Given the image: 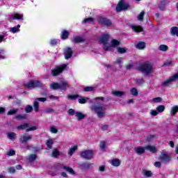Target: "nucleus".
Wrapping results in <instances>:
<instances>
[{
  "label": "nucleus",
  "mask_w": 178,
  "mask_h": 178,
  "mask_svg": "<svg viewBox=\"0 0 178 178\" xmlns=\"http://www.w3.org/2000/svg\"><path fill=\"white\" fill-rule=\"evenodd\" d=\"M138 70L141 72L144 76H151L154 73V64L149 61H145L138 67Z\"/></svg>",
  "instance_id": "obj_1"
},
{
  "label": "nucleus",
  "mask_w": 178,
  "mask_h": 178,
  "mask_svg": "<svg viewBox=\"0 0 178 178\" xmlns=\"http://www.w3.org/2000/svg\"><path fill=\"white\" fill-rule=\"evenodd\" d=\"M90 111L97 115L99 119H104L106 116V108L99 103L93 104L90 106Z\"/></svg>",
  "instance_id": "obj_2"
},
{
  "label": "nucleus",
  "mask_w": 178,
  "mask_h": 178,
  "mask_svg": "<svg viewBox=\"0 0 178 178\" xmlns=\"http://www.w3.org/2000/svg\"><path fill=\"white\" fill-rule=\"evenodd\" d=\"M24 86L26 88H37L44 87L42 83L38 80L30 81L28 83H25Z\"/></svg>",
  "instance_id": "obj_3"
},
{
  "label": "nucleus",
  "mask_w": 178,
  "mask_h": 178,
  "mask_svg": "<svg viewBox=\"0 0 178 178\" xmlns=\"http://www.w3.org/2000/svg\"><path fill=\"white\" fill-rule=\"evenodd\" d=\"M109 34L106 33L103 35L101 38L99 39L100 42L103 44V48L105 51H111V46L108 44V40H109Z\"/></svg>",
  "instance_id": "obj_4"
},
{
  "label": "nucleus",
  "mask_w": 178,
  "mask_h": 178,
  "mask_svg": "<svg viewBox=\"0 0 178 178\" xmlns=\"http://www.w3.org/2000/svg\"><path fill=\"white\" fill-rule=\"evenodd\" d=\"M67 66V65L66 64L60 66H56L54 69L51 70V76H54V77L56 76H59L60 73H63V70L65 69Z\"/></svg>",
  "instance_id": "obj_5"
},
{
  "label": "nucleus",
  "mask_w": 178,
  "mask_h": 178,
  "mask_svg": "<svg viewBox=\"0 0 178 178\" xmlns=\"http://www.w3.org/2000/svg\"><path fill=\"white\" fill-rule=\"evenodd\" d=\"M129 8H130V5H129V3H126L124 1L121 0L117 5L115 10L117 12H122V10H127Z\"/></svg>",
  "instance_id": "obj_6"
},
{
  "label": "nucleus",
  "mask_w": 178,
  "mask_h": 178,
  "mask_svg": "<svg viewBox=\"0 0 178 178\" xmlns=\"http://www.w3.org/2000/svg\"><path fill=\"white\" fill-rule=\"evenodd\" d=\"M159 159L160 161H162L164 163H169L170 161H172V157L169 154H168V152L166 151H163L161 154L159 156Z\"/></svg>",
  "instance_id": "obj_7"
},
{
  "label": "nucleus",
  "mask_w": 178,
  "mask_h": 178,
  "mask_svg": "<svg viewBox=\"0 0 178 178\" xmlns=\"http://www.w3.org/2000/svg\"><path fill=\"white\" fill-rule=\"evenodd\" d=\"M92 156H94V151L92 150H84L81 152V157L83 159H92Z\"/></svg>",
  "instance_id": "obj_8"
},
{
  "label": "nucleus",
  "mask_w": 178,
  "mask_h": 178,
  "mask_svg": "<svg viewBox=\"0 0 178 178\" xmlns=\"http://www.w3.org/2000/svg\"><path fill=\"white\" fill-rule=\"evenodd\" d=\"M176 80H178V73L174 74L172 76L164 81L162 83V86H163L164 87H168V86H170V84H172L173 81H176Z\"/></svg>",
  "instance_id": "obj_9"
},
{
  "label": "nucleus",
  "mask_w": 178,
  "mask_h": 178,
  "mask_svg": "<svg viewBox=\"0 0 178 178\" xmlns=\"http://www.w3.org/2000/svg\"><path fill=\"white\" fill-rule=\"evenodd\" d=\"M98 22H99L102 26H106V27H109L112 26V22L108 19L107 18L100 17L98 18Z\"/></svg>",
  "instance_id": "obj_10"
},
{
  "label": "nucleus",
  "mask_w": 178,
  "mask_h": 178,
  "mask_svg": "<svg viewBox=\"0 0 178 178\" xmlns=\"http://www.w3.org/2000/svg\"><path fill=\"white\" fill-rule=\"evenodd\" d=\"M32 137L31 135H24L20 136L19 141L22 143V144H27L29 141H31L32 140Z\"/></svg>",
  "instance_id": "obj_11"
},
{
  "label": "nucleus",
  "mask_w": 178,
  "mask_h": 178,
  "mask_svg": "<svg viewBox=\"0 0 178 178\" xmlns=\"http://www.w3.org/2000/svg\"><path fill=\"white\" fill-rule=\"evenodd\" d=\"M59 84L60 90L62 91H66V90L70 87V85L66 81H61Z\"/></svg>",
  "instance_id": "obj_12"
},
{
  "label": "nucleus",
  "mask_w": 178,
  "mask_h": 178,
  "mask_svg": "<svg viewBox=\"0 0 178 178\" xmlns=\"http://www.w3.org/2000/svg\"><path fill=\"white\" fill-rule=\"evenodd\" d=\"M64 54L65 59H70L73 55V50L71 48L67 47L65 49Z\"/></svg>",
  "instance_id": "obj_13"
},
{
  "label": "nucleus",
  "mask_w": 178,
  "mask_h": 178,
  "mask_svg": "<svg viewBox=\"0 0 178 178\" xmlns=\"http://www.w3.org/2000/svg\"><path fill=\"white\" fill-rule=\"evenodd\" d=\"M9 19L11 20H23V14L19 15L18 13L13 14L10 16Z\"/></svg>",
  "instance_id": "obj_14"
},
{
  "label": "nucleus",
  "mask_w": 178,
  "mask_h": 178,
  "mask_svg": "<svg viewBox=\"0 0 178 178\" xmlns=\"http://www.w3.org/2000/svg\"><path fill=\"white\" fill-rule=\"evenodd\" d=\"M145 147H143L141 146L137 147L134 149V151L138 155H143L145 152Z\"/></svg>",
  "instance_id": "obj_15"
},
{
  "label": "nucleus",
  "mask_w": 178,
  "mask_h": 178,
  "mask_svg": "<svg viewBox=\"0 0 178 178\" xmlns=\"http://www.w3.org/2000/svg\"><path fill=\"white\" fill-rule=\"evenodd\" d=\"M120 45V42H119L118 40L113 39L111 40V44H108V47H111V51H112L113 48H116V47H119Z\"/></svg>",
  "instance_id": "obj_16"
},
{
  "label": "nucleus",
  "mask_w": 178,
  "mask_h": 178,
  "mask_svg": "<svg viewBox=\"0 0 178 178\" xmlns=\"http://www.w3.org/2000/svg\"><path fill=\"white\" fill-rule=\"evenodd\" d=\"M166 3H168V0H161L159 3V9L160 10H165V8H166Z\"/></svg>",
  "instance_id": "obj_17"
},
{
  "label": "nucleus",
  "mask_w": 178,
  "mask_h": 178,
  "mask_svg": "<svg viewBox=\"0 0 178 178\" xmlns=\"http://www.w3.org/2000/svg\"><path fill=\"white\" fill-rule=\"evenodd\" d=\"M78 102L79 104H87V101H89L90 103L92 102V101L90 100V98L86 97L79 96Z\"/></svg>",
  "instance_id": "obj_18"
},
{
  "label": "nucleus",
  "mask_w": 178,
  "mask_h": 178,
  "mask_svg": "<svg viewBox=\"0 0 178 178\" xmlns=\"http://www.w3.org/2000/svg\"><path fill=\"white\" fill-rule=\"evenodd\" d=\"M72 42H74V44H79V42H83L84 41V38L81 36H75L72 38Z\"/></svg>",
  "instance_id": "obj_19"
},
{
  "label": "nucleus",
  "mask_w": 178,
  "mask_h": 178,
  "mask_svg": "<svg viewBox=\"0 0 178 178\" xmlns=\"http://www.w3.org/2000/svg\"><path fill=\"white\" fill-rule=\"evenodd\" d=\"M75 116L78 120H81L86 118V115L79 111H76Z\"/></svg>",
  "instance_id": "obj_20"
},
{
  "label": "nucleus",
  "mask_w": 178,
  "mask_h": 178,
  "mask_svg": "<svg viewBox=\"0 0 178 178\" xmlns=\"http://www.w3.org/2000/svg\"><path fill=\"white\" fill-rule=\"evenodd\" d=\"M63 169H64V170H65L66 172H68V173H70V175H76V172H74L73 168L69 166L64 165L63 166Z\"/></svg>",
  "instance_id": "obj_21"
},
{
  "label": "nucleus",
  "mask_w": 178,
  "mask_h": 178,
  "mask_svg": "<svg viewBox=\"0 0 178 178\" xmlns=\"http://www.w3.org/2000/svg\"><path fill=\"white\" fill-rule=\"evenodd\" d=\"M37 159L36 154H31L26 158V161L29 162L30 163L34 162Z\"/></svg>",
  "instance_id": "obj_22"
},
{
  "label": "nucleus",
  "mask_w": 178,
  "mask_h": 178,
  "mask_svg": "<svg viewBox=\"0 0 178 178\" xmlns=\"http://www.w3.org/2000/svg\"><path fill=\"white\" fill-rule=\"evenodd\" d=\"M145 149H147V151H149L150 152H152L153 154H155V152H156V147H155V146H152V145H147L145 146Z\"/></svg>",
  "instance_id": "obj_23"
},
{
  "label": "nucleus",
  "mask_w": 178,
  "mask_h": 178,
  "mask_svg": "<svg viewBox=\"0 0 178 178\" xmlns=\"http://www.w3.org/2000/svg\"><path fill=\"white\" fill-rule=\"evenodd\" d=\"M110 163L112 165V166H115L118 168V166L120 165V160L114 159L111 161Z\"/></svg>",
  "instance_id": "obj_24"
},
{
  "label": "nucleus",
  "mask_w": 178,
  "mask_h": 178,
  "mask_svg": "<svg viewBox=\"0 0 178 178\" xmlns=\"http://www.w3.org/2000/svg\"><path fill=\"white\" fill-rule=\"evenodd\" d=\"M131 29L135 33H141L143 31V27L141 26L134 25L131 26Z\"/></svg>",
  "instance_id": "obj_25"
},
{
  "label": "nucleus",
  "mask_w": 178,
  "mask_h": 178,
  "mask_svg": "<svg viewBox=\"0 0 178 178\" xmlns=\"http://www.w3.org/2000/svg\"><path fill=\"white\" fill-rule=\"evenodd\" d=\"M170 33L172 35H177V37H178V28H177V26H172L170 29Z\"/></svg>",
  "instance_id": "obj_26"
},
{
  "label": "nucleus",
  "mask_w": 178,
  "mask_h": 178,
  "mask_svg": "<svg viewBox=\"0 0 178 178\" xmlns=\"http://www.w3.org/2000/svg\"><path fill=\"white\" fill-rule=\"evenodd\" d=\"M111 94L115 97H123V95H126V92L122 91H113Z\"/></svg>",
  "instance_id": "obj_27"
},
{
  "label": "nucleus",
  "mask_w": 178,
  "mask_h": 178,
  "mask_svg": "<svg viewBox=\"0 0 178 178\" xmlns=\"http://www.w3.org/2000/svg\"><path fill=\"white\" fill-rule=\"evenodd\" d=\"M90 166H91V164H90V163H82L79 165V168L82 170L90 169Z\"/></svg>",
  "instance_id": "obj_28"
},
{
  "label": "nucleus",
  "mask_w": 178,
  "mask_h": 178,
  "mask_svg": "<svg viewBox=\"0 0 178 178\" xmlns=\"http://www.w3.org/2000/svg\"><path fill=\"white\" fill-rule=\"evenodd\" d=\"M29 127H30V124L26 123V124H21V125L17 127V129L18 130H20V129L21 130H26V129H29Z\"/></svg>",
  "instance_id": "obj_29"
},
{
  "label": "nucleus",
  "mask_w": 178,
  "mask_h": 178,
  "mask_svg": "<svg viewBox=\"0 0 178 178\" xmlns=\"http://www.w3.org/2000/svg\"><path fill=\"white\" fill-rule=\"evenodd\" d=\"M142 174L143 175V176H146V177H151L152 176V172H151L150 170H143Z\"/></svg>",
  "instance_id": "obj_30"
},
{
  "label": "nucleus",
  "mask_w": 178,
  "mask_h": 178,
  "mask_svg": "<svg viewBox=\"0 0 178 178\" xmlns=\"http://www.w3.org/2000/svg\"><path fill=\"white\" fill-rule=\"evenodd\" d=\"M136 48L138 49H144V48H145V42H139L137 44H136Z\"/></svg>",
  "instance_id": "obj_31"
},
{
  "label": "nucleus",
  "mask_w": 178,
  "mask_h": 178,
  "mask_svg": "<svg viewBox=\"0 0 178 178\" xmlns=\"http://www.w3.org/2000/svg\"><path fill=\"white\" fill-rule=\"evenodd\" d=\"M10 31H11V33H19V31H20V25H17V26H14L13 28H10Z\"/></svg>",
  "instance_id": "obj_32"
},
{
  "label": "nucleus",
  "mask_w": 178,
  "mask_h": 178,
  "mask_svg": "<svg viewBox=\"0 0 178 178\" xmlns=\"http://www.w3.org/2000/svg\"><path fill=\"white\" fill-rule=\"evenodd\" d=\"M8 138L12 140H16V134L14 132H10L7 134Z\"/></svg>",
  "instance_id": "obj_33"
},
{
  "label": "nucleus",
  "mask_w": 178,
  "mask_h": 178,
  "mask_svg": "<svg viewBox=\"0 0 178 178\" xmlns=\"http://www.w3.org/2000/svg\"><path fill=\"white\" fill-rule=\"evenodd\" d=\"M50 88L52 90H60V84L58 83H53L50 84Z\"/></svg>",
  "instance_id": "obj_34"
},
{
  "label": "nucleus",
  "mask_w": 178,
  "mask_h": 178,
  "mask_svg": "<svg viewBox=\"0 0 178 178\" xmlns=\"http://www.w3.org/2000/svg\"><path fill=\"white\" fill-rule=\"evenodd\" d=\"M76 151H77V146H74L69 149L68 154L72 156V155H73Z\"/></svg>",
  "instance_id": "obj_35"
},
{
  "label": "nucleus",
  "mask_w": 178,
  "mask_h": 178,
  "mask_svg": "<svg viewBox=\"0 0 178 178\" xmlns=\"http://www.w3.org/2000/svg\"><path fill=\"white\" fill-rule=\"evenodd\" d=\"M69 37V32L67 31H63L61 33L62 40H66Z\"/></svg>",
  "instance_id": "obj_36"
},
{
  "label": "nucleus",
  "mask_w": 178,
  "mask_h": 178,
  "mask_svg": "<svg viewBox=\"0 0 178 178\" xmlns=\"http://www.w3.org/2000/svg\"><path fill=\"white\" fill-rule=\"evenodd\" d=\"M177 112H178V106H174L173 107H172L170 113L172 116L175 115L176 113H177Z\"/></svg>",
  "instance_id": "obj_37"
},
{
  "label": "nucleus",
  "mask_w": 178,
  "mask_h": 178,
  "mask_svg": "<svg viewBox=\"0 0 178 178\" xmlns=\"http://www.w3.org/2000/svg\"><path fill=\"white\" fill-rule=\"evenodd\" d=\"M159 51H162L163 52H166V51L169 49V47L165 44H161L159 47Z\"/></svg>",
  "instance_id": "obj_38"
},
{
  "label": "nucleus",
  "mask_w": 178,
  "mask_h": 178,
  "mask_svg": "<svg viewBox=\"0 0 178 178\" xmlns=\"http://www.w3.org/2000/svg\"><path fill=\"white\" fill-rule=\"evenodd\" d=\"M156 110L159 113H162L165 111V106L163 105H160L156 107Z\"/></svg>",
  "instance_id": "obj_39"
},
{
  "label": "nucleus",
  "mask_w": 178,
  "mask_h": 178,
  "mask_svg": "<svg viewBox=\"0 0 178 178\" xmlns=\"http://www.w3.org/2000/svg\"><path fill=\"white\" fill-rule=\"evenodd\" d=\"M79 97H80V95H71L67 96V99L74 101V100L77 99V98H79Z\"/></svg>",
  "instance_id": "obj_40"
},
{
  "label": "nucleus",
  "mask_w": 178,
  "mask_h": 178,
  "mask_svg": "<svg viewBox=\"0 0 178 178\" xmlns=\"http://www.w3.org/2000/svg\"><path fill=\"white\" fill-rule=\"evenodd\" d=\"M39 105H40V104L38 103V102L37 100H34L33 106H34V109H35V112H38Z\"/></svg>",
  "instance_id": "obj_41"
},
{
  "label": "nucleus",
  "mask_w": 178,
  "mask_h": 178,
  "mask_svg": "<svg viewBox=\"0 0 178 178\" xmlns=\"http://www.w3.org/2000/svg\"><path fill=\"white\" fill-rule=\"evenodd\" d=\"M131 94L134 95V97H137V95H138V90H137L136 88H133L131 89Z\"/></svg>",
  "instance_id": "obj_42"
},
{
  "label": "nucleus",
  "mask_w": 178,
  "mask_h": 178,
  "mask_svg": "<svg viewBox=\"0 0 178 178\" xmlns=\"http://www.w3.org/2000/svg\"><path fill=\"white\" fill-rule=\"evenodd\" d=\"M37 127L35 126H32L29 124V127L26 129V132L29 133V131H34V130H37Z\"/></svg>",
  "instance_id": "obj_43"
},
{
  "label": "nucleus",
  "mask_w": 178,
  "mask_h": 178,
  "mask_svg": "<svg viewBox=\"0 0 178 178\" xmlns=\"http://www.w3.org/2000/svg\"><path fill=\"white\" fill-rule=\"evenodd\" d=\"M50 131L52 133V134H56V133H58V127L56 126L50 127Z\"/></svg>",
  "instance_id": "obj_44"
},
{
  "label": "nucleus",
  "mask_w": 178,
  "mask_h": 178,
  "mask_svg": "<svg viewBox=\"0 0 178 178\" xmlns=\"http://www.w3.org/2000/svg\"><path fill=\"white\" fill-rule=\"evenodd\" d=\"M117 52H118V54H126L127 52V50H126V49H124V47H118L117 49Z\"/></svg>",
  "instance_id": "obj_45"
},
{
  "label": "nucleus",
  "mask_w": 178,
  "mask_h": 178,
  "mask_svg": "<svg viewBox=\"0 0 178 178\" xmlns=\"http://www.w3.org/2000/svg\"><path fill=\"white\" fill-rule=\"evenodd\" d=\"M135 83H137L139 86H142L144 84V79L143 78H138L135 80Z\"/></svg>",
  "instance_id": "obj_46"
},
{
  "label": "nucleus",
  "mask_w": 178,
  "mask_h": 178,
  "mask_svg": "<svg viewBox=\"0 0 178 178\" xmlns=\"http://www.w3.org/2000/svg\"><path fill=\"white\" fill-rule=\"evenodd\" d=\"M54 144V140H52V139H49L47 141V146L48 147V148H49L50 149H52V145Z\"/></svg>",
  "instance_id": "obj_47"
},
{
  "label": "nucleus",
  "mask_w": 178,
  "mask_h": 178,
  "mask_svg": "<svg viewBox=\"0 0 178 178\" xmlns=\"http://www.w3.org/2000/svg\"><path fill=\"white\" fill-rule=\"evenodd\" d=\"M95 89V87H86L83 88V91H85L86 92H89L91 91H94Z\"/></svg>",
  "instance_id": "obj_48"
},
{
  "label": "nucleus",
  "mask_w": 178,
  "mask_h": 178,
  "mask_svg": "<svg viewBox=\"0 0 178 178\" xmlns=\"http://www.w3.org/2000/svg\"><path fill=\"white\" fill-rule=\"evenodd\" d=\"M145 12L142 11L138 15V20H139L140 22H143V19H144V15H145Z\"/></svg>",
  "instance_id": "obj_49"
},
{
  "label": "nucleus",
  "mask_w": 178,
  "mask_h": 178,
  "mask_svg": "<svg viewBox=\"0 0 178 178\" xmlns=\"http://www.w3.org/2000/svg\"><path fill=\"white\" fill-rule=\"evenodd\" d=\"M51 154L54 158H56L58 156H59V151H58V149H54L52 151Z\"/></svg>",
  "instance_id": "obj_50"
},
{
  "label": "nucleus",
  "mask_w": 178,
  "mask_h": 178,
  "mask_svg": "<svg viewBox=\"0 0 178 178\" xmlns=\"http://www.w3.org/2000/svg\"><path fill=\"white\" fill-rule=\"evenodd\" d=\"M33 111V106L28 105L26 108H25V112H26V113H30V112Z\"/></svg>",
  "instance_id": "obj_51"
},
{
  "label": "nucleus",
  "mask_w": 178,
  "mask_h": 178,
  "mask_svg": "<svg viewBox=\"0 0 178 178\" xmlns=\"http://www.w3.org/2000/svg\"><path fill=\"white\" fill-rule=\"evenodd\" d=\"M92 22H94V18L89 17V18L85 19L82 22L83 23H92Z\"/></svg>",
  "instance_id": "obj_52"
},
{
  "label": "nucleus",
  "mask_w": 178,
  "mask_h": 178,
  "mask_svg": "<svg viewBox=\"0 0 178 178\" xmlns=\"http://www.w3.org/2000/svg\"><path fill=\"white\" fill-rule=\"evenodd\" d=\"M99 147L101 149H105V148H106V143H105V141L100 142Z\"/></svg>",
  "instance_id": "obj_53"
},
{
  "label": "nucleus",
  "mask_w": 178,
  "mask_h": 178,
  "mask_svg": "<svg viewBox=\"0 0 178 178\" xmlns=\"http://www.w3.org/2000/svg\"><path fill=\"white\" fill-rule=\"evenodd\" d=\"M68 113L70 116H74V115H76V111L73 108H70L68 110Z\"/></svg>",
  "instance_id": "obj_54"
},
{
  "label": "nucleus",
  "mask_w": 178,
  "mask_h": 178,
  "mask_svg": "<svg viewBox=\"0 0 178 178\" xmlns=\"http://www.w3.org/2000/svg\"><path fill=\"white\" fill-rule=\"evenodd\" d=\"M17 113V109H11L8 112V115H15Z\"/></svg>",
  "instance_id": "obj_55"
},
{
  "label": "nucleus",
  "mask_w": 178,
  "mask_h": 178,
  "mask_svg": "<svg viewBox=\"0 0 178 178\" xmlns=\"http://www.w3.org/2000/svg\"><path fill=\"white\" fill-rule=\"evenodd\" d=\"M158 113H158L157 110H151L150 111V115L152 116H157Z\"/></svg>",
  "instance_id": "obj_56"
},
{
  "label": "nucleus",
  "mask_w": 178,
  "mask_h": 178,
  "mask_svg": "<svg viewBox=\"0 0 178 178\" xmlns=\"http://www.w3.org/2000/svg\"><path fill=\"white\" fill-rule=\"evenodd\" d=\"M153 102H156V104H159V102H161L162 101V98L161 97H156L152 99Z\"/></svg>",
  "instance_id": "obj_57"
},
{
  "label": "nucleus",
  "mask_w": 178,
  "mask_h": 178,
  "mask_svg": "<svg viewBox=\"0 0 178 178\" xmlns=\"http://www.w3.org/2000/svg\"><path fill=\"white\" fill-rule=\"evenodd\" d=\"M15 154H16V152H15L13 149H11L7 153V155H8V156H13Z\"/></svg>",
  "instance_id": "obj_58"
},
{
  "label": "nucleus",
  "mask_w": 178,
  "mask_h": 178,
  "mask_svg": "<svg viewBox=\"0 0 178 178\" xmlns=\"http://www.w3.org/2000/svg\"><path fill=\"white\" fill-rule=\"evenodd\" d=\"M54 112V108H46L44 110V113H52Z\"/></svg>",
  "instance_id": "obj_59"
},
{
  "label": "nucleus",
  "mask_w": 178,
  "mask_h": 178,
  "mask_svg": "<svg viewBox=\"0 0 178 178\" xmlns=\"http://www.w3.org/2000/svg\"><path fill=\"white\" fill-rule=\"evenodd\" d=\"M50 44L51 45L54 46V45H56V44H58V40L56 39H52L50 41Z\"/></svg>",
  "instance_id": "obj_60"
},
{
  "label": "nucleus",
  "mask_w": 178,
  "mask_h": 178,
  "mask_svg": "<svg viewBox=\"0 0 178 178\" xmlns=\"http://www.w3.org/2000/svg\"><path fill=\"white\" fill-rule=\"evenodd\" d=\"M26 115H17L15 117V119H26Z\"/></svg>",
  "instance_id": "obj_61"
},
{
  "label": "nucleus",
  "mask_w": 178,
  "mask_h": 178,
  "mask_svg": "<svg viewBox=\"0 0 178 178\" xmlns=\"http://www.w3.org/2000/svg\"><path fill=\"white\" fill-rule=\"evenodd\" d=\"M154 166L155 168H161L162 166V163H161V161H156L154 163Z\"/></svg>",
  "instance_id": "obj_62"
},
{
  "label": "nucleus",
  "mask_w": 178,
  "mask_h": 178,
  "mask_svg": "<svg viewBox=\"0 0 178 178\" xmlns=\"http://www.w3.org/2000/svg\"><path fill=\"white\" fill-rule=\"evenodd\" d=\"M108 129H109V126L104 124L102 125V130H103V131H106V130H108Z\"/></svg>",
  "instance_id": "obj_63"
},
{
  "label": "nucleus",
  "mask_w": 178,
  "mask_h": 178,
  "mask_svg": "<svg viewBox=\"0 0 178 178\" xmlns=\"http://www.w3.org/2000/svg\"><path fill=\"white\" fill-rule=\"evenodd\" d=\"M8 172L9 173H15V172H16V169H15L14 167H11L8 168Z\"/></svg>",
  "instance_id": "obj_64"
}]
</instances>
